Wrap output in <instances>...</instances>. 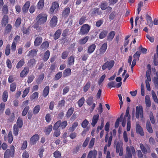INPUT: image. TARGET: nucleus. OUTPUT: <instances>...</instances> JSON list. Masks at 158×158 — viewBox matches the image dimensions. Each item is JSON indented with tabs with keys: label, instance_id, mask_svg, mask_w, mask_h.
Masks as SVG:
<instances>
[{
	"label": "nucleus",
	"instance_id": "obj_59",
	"mask_svg": "<svg viewBox=\"0 0 158 158\" xmlns=\"http://www.w3.org/2000/svg\"><path fill=\"white\" fill-rule=\"evenodd\" d=\"M29 108H30L29 106L25 107L22 112V115L23 116H25L27 114Z\"/></svg>",
	"mask_w": 158,
	"mask_h": 158
},
{
	"label": "nucleus",
	"instance_id": "obj_12",
	"mask_svg": "<svg viewBox=\"0 0 158 158\" xmlns=\"http://www.w3.org/2000/svg\"><path fill=\"white\" fill-rule=\"evenodd\" d=\"M30 5V2L29 1H27L23 6L22 8V11L24 14L27 13Z\"/></svg>",
	"mask_w": 158,
	"mask_h": 158
},
{
	"label": "nucleus",
	"instance_id": "obj_61",
	"mask_svg": "<svg viewBox=\"0 0 158 158\" xmlns=\"http://www.w3.org/2000/svg\"><path fill=\"white\" fill-rule=\"evenodd\" d=\"M53 156L55 158L61 157V153L59 151H56L53 153Z\"/></svg>",
	"mask_w": 158,
	"mask_h": 158
},
{
	"label": "nucleus",
	"instance_id": "obj_37",
	"mask_svg": "<svg viewBox=\"0 0 158 158\" xmlns=\"http://www.w3.org/2000/svg\"><path fill=\"white\" fill-rule=\"evenodd\" d=\"M108 31L106 30H103L102 31L99 35V38L100 39L104 38L107 35Z\"/></svg>",
	"mask_w": 158,
	"mask_h": 158
},
{
	"label": "nucleus",
	"instance_id": "obj_39",
	"mask_svg": "<svg viewBox=\"0 0 158 158\" xmlns=\"http://www.w3.org/2000/svg\"><path fill=\"white\" fill-rule=\"evenodd\" d=\"M50 55V52L49 50H47L44 53L43 58V60L44 62L46 61L48 59Z\"/></svg>",
	"mask_w": 158,
	"mask_h": 158
},
{
	"label": "nucleus",
	"instance_id": "obj_35",
	"mask_svg": "<svg viewBox=\"0 0 158 158\" xmlns=\"http://www.w3.org/2000/svg\"><path fill=\"white\" fill-rule=\"evenodd\" d=\"M146 128L148 131L150 133H153V130L152 127L149 121H147L146 123Z\"/></svg>",
	"mask_w": 158,
	"mask_h": 158
},
{
	"label": "nucleus",
	"instance_id": "obj_31",
	"mask_svg": "<svg viewBox=\"0 0 158 158\" xmlns=\"http://www.w3.org/2000/svg\"><path fill=\"white\" fill-rule=\"evenodd\" d=\"M146 19L147 24L150 27H152L153 26V22L151 17L147 14L146 15Z\"/></svg>",
	"mask_w": 158,
	"mask_h": 158
},
{
	"label": "nucleus",
	"instance_id": "obj_14",
	"mask_svg": "<svg viewBox=\"0 0 158 158\" xmlns=\"http://www.w3.org/2000/svg\"><path fill=\"white\" fill-rule=\"evenodd\" d=\"M57 18L56 16H54L51 19L50 23L51 27H53L56 26L57 24Z\"/></svg>",
	"mask_w": 158,
	"mask_h": 158
},
{
	"label": "nucleus",
	"instance_id": "obj_47",
	"mask_svg": "<svg viewBox=\"0 0 158 158\" xmlns=\"http://www.w3.org/2000/svg\"><path fill=\"white\" fill-rule=\"evenodd\" d=\"M18 125L15 124L13 127V134L15 136H17L18 134L19 129Z\"/></svg>",
	"mask_w": 158,
	"mask_h": 158
},
{
	"label": "nucleus",
	"instance_id": "obj_62",
	"mask_svg": "<svg viewBox=\"0 0 158 158\" xmlns=\"http://www.w3.org/2000/svg\"><path fill=\"white\" fill-rule=\"evenodd\" d=\"M86 17L85 16H82L79 19V24L81 25L83 24L85 22L86 20Z\"/></svg>",
	"mask_w": 158,
	"mask_h": 158
},
{
	"label": "nucleus",
	"instance_id": "obj_1",
	"mask_svg": "<svg viewBox=\"0 0 158 158\" xmlns=\"http://www.w3.org/2000/svg\"><path fill=\"white\" fill-rule=\"evenodd\" d=\"M47 15L46 14L42 13L39 14L36 17V20L38 25H41L45 23L47 19Z\"/></svg>",
	"mask_w": 158,
	"mask_h": 158
},
{
	"label": "nucleus",
	"instance_id": "obj_42",
	"mask_svg": "<svg viewBox=\"0 0 158 158\" xmlns=\"http://www.w3.org/2000/svg\"><path fill=\"white\" fill-rule=\"evenodd\" d=\"M40 109V107L39 105L35 106L33 109V113L35 114H37L39 112Z\"/></svg>",
	"mask_w": 158,
	"mask_h": 158
},
{
	"label": "nucleus",
	"instance_id": "obj_15",
	"mask_svg": "<svg viewBox=\"0 0 158 158\" xmlns=\"http://www.w3.org/2000/svg\"><path fill=\"white\" fill-rule=\"evenodd\" d=\"M102 13V11L100 10L99 8L96 7L93 10L91 13V15L92 16L100 15Z\"/></svg>",
	"mask_w": 158,
	"mask_h": 158
},
{
	"label": "nucleus",
	"instance_id": "obj_13",
	"mask_svg": "<svg viewBox=\"0 0 158 158\" xmlns=\"http://www.w3.org/2000/svg\"><path fill=\"white\" fill-rule=\"evenodd\" d=\"M136 131L137 133L139 134L141 136H143L144 133L140 125L137 123H136Z\"/></svg>",
	"mask_w": 158,
	"mask_h": 158
},
{
	"label": "nucleus",
	"instance_id": "obj_52",
	"mask_svg": "<svg viewBox=\"0 0 158 158\" xmlns=\"http://www.w3.org/2000/svg\"><path fill=\"white\" fill-rule=\"evenodd\" d=\"M85 101V98L84 97L81 98L77 102V104L79 107H81L84 104Z\"/></svg>",
	"mask_w": 158,
	"mask_h": 158
},
{
	"label": "nucleus",
	"instance_id": "obj_44",
	"mask_svg": "<svg viewBox=\"0 0 158 158\" xmlns=\"http://www.w3.org/2000/svg\"><path fill=\"white\" fill-rule=\"evenodd\" d=\"M44 73L41 74L39 76V77L37 79L36 82L37 84L40 83L44 78Z\"/></svg>",
	"mask_w": 158,
	"mask_h": 158
},
{
	"label": "nucleus",
	"instance_id": "obj_46",
	"mask_svg": "<svg viewBox=\"0 0 158 158\" xmlns=\"http://www.w3.org/2000/svg\"><path fill=\"white\" fill-rule=\"evenodd\" d=\"M74 62V57L73 56H71L68 59V63L69 65H72Z\"/></svg>",
	"mask_w": 158,
	"mask_h": 158
},
{
	"label": "nucleus",
	"instance_id": "obj_58",
	"mask_svg": "<svg viewBox=\"0 0 158 158\" xmlns=\"http://www.w3.org/2000/svg\"><path fill=\"white\" fill-rule=\"evenodd\" d=\"M36 63V60L34 59H31L28 62V65L29 66H32L35 65Z\"/></svg>",
	"mask_w": 158,
	"mask_h": 158
},
{
	"label": "nucleus",
	"instance_id": "obj_10",
	"mask_svg": "<svg viewBox=\"0 0 158 158\" xmlns=\"http://www.w3.org/2000/svg\"><path fill=\"white\" fill-rule=\"evenodd\" d=\"M39 139V136L38 134H35L32 136L30 140V143L31 144H35Z\"/></svg>",
	"mask_w": 158,
	"mask_h": 158
},
{
	"label": "nucleus",
	"instance_id": "obj_24",
	"mask_svg": "<svg viewBox=\"0 0 158 158\" xmlns=\"http://www.w3.org/2000/svg\"><path fill=\"white\" fill-rule=\"evenodd\" d=\"M29 71V69L28 67H24L23 70L20 73V77H23L26 76L28 73Z\"/></svg>",
	"mask_w": 158,
	"mask_h": 158
},
{
	"label": "nucleus",
	"instance_id": "obj_34",
	"mask_svg": "<svg viewBox=\"0 0 158 158\" xmlns=\"http://www.w3.org/2000/svg\"><path fill=\"white\" fill-rule=\"evenodd\" d=\"M78 126V123L76 121L75 122L72 124V126L69 128V131L71 132H73Z\"/></svg>",
	"mask_w": 158,
	"mask_h": 158
},
{
	"label": "nucleus",
	"instance_id": "obj_6",
	"mask_svg": "<svg viewBox=\"0 0 158 158\" xmlns=\"http://www.w3.org/2000/svg\"><path fill=\"white\" fill-rule=\"evenodd\" d=\"M114 64V62L113 60L110 61H107L102 66V69L103 70H105L108 69L109 70H110Z\"/></svg>",
	"mask_w": 158,
	"mask_h": 158
},
{
	"label": "nucleus",
	"instance_id": "obj_23",
	"mask_svg": "<svg viewBox=\"0 0 158 158\" xmlns=\"http://www.w3.org/2000/svg\"><path fill=\"white\" fill-rule=\"evenodd\" d=\"M52 125H49L48 127L45 128L44 130V132L47 135H49L52 129Z\"/></svg>",
	"mask_w": 158,
	"mask_h": 158
},
{
	"label": "nucleus",
	"instance_id": "obj_8",
	"mask_svg": "<svg viewBox=\"0 0 158 158\" xmlns=\"http://www.w3.org/2000/svg\"><path fill=\"white\" fill-rule=\"evenodd\" d=\"M140 147L141 150L144 154H146L147 152H150L149 146L147 144L144 145L142 143L140 144Z\"/></svg>",
	"mask_w": 158,
	"mask_h": 158
},
{
	"label": "nucleus",
	"instance_id": "obj_56",
	"mask_svg": "<svg viewBox=\"0 0 158 158\" xmlns=\"http://www.w3.org/2000/svg\"><path fill=\"white\" fill-rule=\"evenodd\" d=\"M62 72H60L56 74L54 77V79L56 81L59 80L61 78L62 76Z\"/></svg>",
	"mask_w": 158,
	"mask_h": 158
},
{
	"label": "nucleus",
	"instance_id": "obj_55",
	"mask_svg": "<svg viewBox=\"0 0 158 158\" xmlns=\"http://www.w3.org/2000/svg\"><path fill=\"white\" fill-rule=\"evenodd\" d=\"M107 3L106 1L101 3L100 8L102 10H105L107 8Z\"/></svg>",
	"mask_w": 158,
	"mask_h": 158
},
{
	"label": "nucleus",
	"instance_id": "obj_26",
	"mask_svg": "<svg viewBox=\"0 0 158 158\" xmlns=\"http://www.w3.org/2000/svg\"><path fill=\"white\" fill-rule=\"evenodd\" d=\"M44 5V0H40L37 3L36 7L38 10H42Z\"/></svg>",
	"mask_w": 158,
	"mask_h": 158
},
{
	"label": "nucleus",
	"instance_id": "obj_41",
	"mask_svg": "<svg viewBox=\"0 0 158 158\" xmlns=\"http://www.w3.org/2000/svg\"><path fill=\"white\" fill-rule=\"evenodd\" d=\"M25 63L24 59L22 58L18 62L16 65V67L17 69H19L23 66Z\"/></svg>",
	"mask_w": 158,
	"mask_h": 158
},
{
	"label": "nucleus",
	"instance_id": "obj_25",
	"mask_svg": "<svg viewBox=\"0 0 158 158\" xmlns=\"http://www.w3.org/2000/svg\"><path fill=\"white\" fill-rule=\"evenodd\" d=\"M42 39L41 36H38L35 40L34 44L35 46L37 47L40 45L42 42Z\"/></svg>",
	"mask_w": 158,
	"mask_h": 158
},
{
	"label": "nucleus",
	"instance_id": "obj_54",
	"mask_svg": "<svg viewBox=\"0 0 158 158\" xmlns=\"http://www.w3.org/2000/svg\"><path fill=\"white\" fill-rule=\"evenodd\" d=\"M10 45L9 44L7 45L5 51V54L6 56H8L10 54Z\"/></svg>",
	"mask_w": 158,
	"mask_h": 158
},
{
	"label": "nucleus",
	"instance_id": "obj_4",
	"mask_svg": "<svg viewBox=\"0 0 158 158\" xmlns=\"http://www.w3.org/2000/svg\"><path fill=\"white\" fill-rule=\"evenodd\" d=\"M89 30V26L88 24H84L81 27L79 34L81 35H86Z\"/></svg>",
	"mask_w": 158,
	"mask_h": 158
},
{
	"label": "nucleus",
	"instance_id": "obj_27",
	"mask_svg": "<svg viewBox=\"0 0 158 158\" xmlns=\"http://www.w3.org/2000/svg\"><path fill=\"white\" fill-rule=\"evenodd\" d=\"M9 17L7 15H4L2 18L1 21V24L2 26H5L8 23Z\"/></svg>",
	"mask_w": 158,
	"mask_h": 158
},
{
	"label": "nucleus",
	"instance_id": "obj_22",
	"mask_svg": "<svg viewBox=\"0 0 158 158\" xmlns=\"http://www.w3.org/2000/svg\"><path fill=\"white\" fill-rule=\"evenodd\" d=\"M99 115L98 114L94 115L93 117L91 125L93 127H94L98 120Z\"/></svg>",
	"mask_w": 158,
	"mask_h": 158
},
{
	"label": "nucleus",
	"instance_id": "obj_60",
	"mask_svg": "<svg viewBox=\"0 0 158 158\" xmlns=\"http://www.w3.org/2000/svg\"><path fill=\"white\" fill-rule=\"evenodd\" d=\"M69 52L67 51L63 52L61 55V58L64 60L65 59L68 57Z\"/></svg>",
	"mask_w": 158,
	"mask_h": 158
},
{
	"label": "nucleus",
	"instance_id": "obj_57",
	"mask_svg": "<svg viewBox=\"0 0 158 158\" xmlns=\"http://www.w3.org/2000/svg\"><path fill=\"white\" fill-rule=\"evenodd\" d=\"M39 96V93L37 92L33 93L30 96V99L31 100L37 99Z\"/></svg>",
	"mask_w": 158,
	"mask_h": 158
},
{
	"label": "nucleus",
	"instance_id": "obj_33",
	"mask_svg": "<svg viewBox=\"0 0 158 158\" xmlns=\"http://www.w3.org/2000/svg\"><path fill=\"white\" fill-rule=\"evenodd\" d=\"M38 50L37 49H33L29 51L27 56L30 57H34L37 55Z\"/></svg>",
	"mask_w": 158,
	"mask_h": 158
},
{
	"label": "nucleus",
	"instance_id": "obj_20",
	"mask_svg": "<svg viewBox=\"0 0 158 158\" xmlns=\"http://www.w3.org/2000/svg\"><path fill=\"white\" fill-rule=\"evenodd\" d=\"M110 136L109 138L108 141H107L108 144H106L105 145V146L104 147L103 151H105L107 150V147H110L111 145V141L112 140V138H113V135H112V133L111 132H110Z\"/></svg>",
	"mask_w": 158,
	"mask_h": 158
},
{
	"label": "nucleus",
	"instance_id": "obj_21",
	"mask_svg": "<svg viewBox=\"0 0 158 158\" xmlns=\"http://www.w3.org/2000/svg\"><path fill=\"white\" fill-rule=\"evenodd\" d=\"M96 48V45L95 44H92L90 45L87 49V52L89 54L92 53L95 50Z\"/></svg>",
	"mask_w": 158,
	"mask_h": 158
},
{
	"label": "nucleus",
	"instance_id": "obj_38",
	"mask_svg": "<svg viewBox=\"0 0 158 158\" xmlns=\"http://www.w3.org/2000/svg\"><path fill=\"white\" fill-rule=\"evenodd\" d=\"M90 86L91 82L89 81L84 86L83 88V91L84 92H86L90 88Z\"/></svg>",
	"mask_w": 158,
	"mask_h": 158
},
{
	"label": "nucleus",
	"instance_id": "obj_9",
	"mask_svg": "<svg viewBox=\"0 0 158 158\" xmlns=\"http://www.w3.org/2000/svg\"><path fill=\"white\" fill-rule=\"evenodd\" d=\"M13 139L12 132L11 131L9 132L7 135H5L4 137L5 141L7 142L9 144H11L12 143Z\"/></svg>",
	"mask_w": 158,
	"mask_h": 158
},
{
	"label": "nucleus",
	"instance_id": "obj_32",
	"mask_svg": "<svg viewBox=\"0 0 158 158\" xmlns=\"http://www.w3.org/2000/svg\"><path fill=\"white\" fill-rule=\"evenodd\" d=\"M74 109L73 107H71L69 109L67 112L66 116L67 118H70L73 113Z\"/></svg>",
	"mask_w": 158,
	"mask_h": 158
},
{
	"label": "nucleus",
	"instance_id": "obj_51",
	"mask_svg": "<svg viewBox=\"0 0 158 158\" xmlns=\"http://www.w3.org/2000/svg\"><path fill=\"white\" fill-rule=\"evenodd\" d=\"M61 122V120H59L56 122L53 126V130H57L59 129V128L60 126V123Z\"/></svg>",
	"mask_w": 158,
	"mask_h": 158
},
{
	"label": "nucleus",
	"instance_id": "obj_64",
	"mask_svg": "<svg viewBox=\"0 0 158 158\" xmlns=\"http://www.w3.org/2000/svg\"><path fill=\"white\" fill-rule=\"evenodd\" d=\"M89 123V122L86 119H85L81 123V126L82 127L84 128H86Z\"/></svg>",
	"mask_w": 158,
	"mask_h": 158
},
{
	"label": "nucleus",
	"instance_id": "obj_29",
	"mask_svg": "<svg viewBox=\"0 0 158 158\" xmlns=\"http://www.w3.org/2000/svg\"><path fill=\"white\" fill-rule=\"evenodd\" d=\"M115 32L113 31H111L108 34L107 37V40L109 41H111L113 39L115 35Z\"/></svg>",
	"mask_w": 158,
	"mask_h": 158
},
{
	"label": "nucleus",
	"instance_id": "obj_2",
	"mask_svg": "<svg viewBox=\"0 0 158 158\" xmlns=\"http://www.w3.org/2000/svg\"><path fill=\"white\" fill-rule=\"evenodd\" d=\"M135 117L138 119L140 117L141 120L144 119L143 117V108L142 106L139 105V106H137L136 107Z\"/></svg>",
	"mask_w": 158,
	"mask_h": 158
},
{
	"label": "nucleus",
	"instance_id": "obj_63",
	"mask_svg": "<svg viewBox=\"0 0 158 158\" xmlns=\"http://www.w3.org/2000/svg\"><path fill=\"white\" fill-rule=\"evenodd\" d=\"M93 98L92 96H90L88 98L86 102L87 104L89 105H91L93 102Z\"/></svg>",
	"mask_w": 158,
	"mask_h": 158
},
{
	"label": "nucleus",
	"instance_id": "obj_49",
	"mask_svg": "<svg viewBox=\"0 0 158 158\" xmlns=\"http://www.w3.org/2000/svg\"><path fill=\"white\" fill-rule=\"evenodd\" d=\"M61 33V30L60 29H58L57 30L55 33L54 35V39L56 40L60 36Z\"/></svg>",
	"mask_w": 158,
	"mask_h": 158
},
{
	"label": "nucleus",
	"instance_id": "obj_30",
	"mask_svg": "<svg viewBox=\"0 0 158 158\" xmlns=\"http://www.w3.org/2000/svg\"><path fill=\"white\" fill-rule=\"evenodd\" d=\"M71 69L69 68L66 69L63 72V74L64 77H66L69 76L71 74Z\"/></svg>",
	"mask_w": 158,
	"mask_h": 158
},
{
	"label": "nucleus",
	"instance_id": "obj_43",
	"mask_svg": "<svg viewBox=\"0 0 158 158\" xmlns=\"http://www.w3.org/2000/svg\"><path fill=\"white\" fill-rule=\"evenodd\" d=\"M89 39V37L86 36L80 39L79 41V43L81 44H84L87 42Z\"/></svg>",
	"mask_w": 158,
	"mask_h": 158
},
{
	"label": "nucleus",
	"instance_id": "obj_48",
	"mask_svg": "<svg viewBox=\"0 0 158 158\" xmlns=\"http://www.w3.org/2000/svg\"><path fill=\"white\" fill-rule=\"evenodd\" d=\"M2 13L5 15H6L8 12V6L6 5H4L2 8Z\"/></svg>",
	"mask_w": 158,
	"mask_h": 158
},
{
	"label": "nucleus",
	"instance_id": "obj_28",
	"mask_svg": "<svg viewBox=\"0 0 158 158\" xmlns=\"http://www.w3.org/2000/svg\"><path fill=\"white\" fill-rule=\"evenodd\" d=\"M50 88L49 86H46L43 90L42 95L44 98H46L49 92Z\"/></svg>",
	"mask_w": 158,
	"mask_h": 158
},
{
	"label": "nucleus",
	"instance_id": "obj_3",
	"mask_svg": "<svg viewBox=\"0 0 158 158\" xmlns=\"http://www.w3.org/2000/svg\"><path fill=\"white\" fill-rule=\"evenodd\" d=\"M10 149L6 150L4 154V158H9L10 156L13 157L15 153V148L13 145L10 147Z\"/></svg>",
	"mask_w": 158,
	"mask_h": 158
},
{
	"label": "nucleus",
	"instance_id": "obj_5",
	"mask_svg": "<svg viewBox=\"0 0 158 158\" xmlns=\"http://www.w3.org/2000/svg\"><path fill=\"white\" fill-rule=\"evenodd\" d=\"M123 143L119 141L117 142L116 145V152L117 153H119V155L120 156H122L123 155Z\"/></svg>",
	"mask_w": 158,
	"mask_h": 158
},
{
	"label": "nucleus",
	"instance_id": "obj_7",
	"mask_svg": "<svg viewBox=\"0 0 158 158\" xmlns=\"http://www.w3.org/2000/svg\"><path fill=\"white\" fill-rule=\"evenodd\" d=\"M131 151L133 155L134 154H135V150L133 146H131L130 148L128 146L126 148V156L130 157L132 156Z\"/></svg>",
	"mask_w": 158,
	"mask_h": 158
},
{
	"label": "nucleus",
	"instance_id": "obj_17",
	"mask_svg": "<svg viewBox=\"0 0 158 158\" xmlns=\"http://www.w3.org/2000/svg\"><path fill=\"white\" fill-rule=\"evenodd\" d=\"M70 12V8L69 7H66L62 12V16L64 18H67L69 15Z\"/></svg>",
	"mask_w": 158,
	"mask_h": 158
},
{
	"label": "nucleus",
	"instance_id": "obj_45",
	"mask_svg": "<svg viewBox=\"0 0 158 158\" xmlns=\"http://www.w3.org/2000/svg\"><path fill=\"white\" fill-rule=\"evenodd\" d=\"M17 125H18V127L19 128H21L22 127L23 125V121L22 118L19 117L17 121Z\"/></svg>",
	"mask_w": 158,
	"mask_h": 158
},
{
	"label": "nucleus",
	"instance_id": "obj_36",
	"mask_svg": "<svg viewBox=\"0 0 158 158\" xmlns=\"http://www.w3.org/2000/svg\"><path fill=\"white\" fill-rule=\"evenodd\" d=\"M12 29V26L11 24H8L6 26L4 34H7L10 33Z\"/></svg>",
	"mask_w": 158,
	"mask_h": 158
},
{
	"label": "nucleus",
	"instance_id": "obj_16",
	"mask_svg": "<svg viewBox=\"0 0 158 158\" xmlns=\"http://www.w3.org/2000/svg\"><path fill=\"white\" fill-rule=\"evenodd\" d=\"M97 151L96 150L90 151L88 153L87 158H96Z\"/></svg>",
	"mask_w": 158,
	"mask_h": 158
},
{
	"label": "nucleus",
	"instance_id": "obj_40",
	"mask_svg": "<svg viewBox=\"0 0 158 158\" xmlns=\"http://www.w3.org/2000/svg\"><path fill=\"white\" fill-rule=\"evenodd\" d=\"M8 97V93L7 90H5L2 94V99L3 102H6L7 101Z\"/></svg>",
	"mask_w": 158,
	"mask_h": 158
},
{
	"label": "nucleus",
	"instance_id": "obj_19",
	"mask_svg": "<svg viewBox=\"0 0 158 158\" xmlns=\"http://www.w3.org/2000/svg\"><path fill=\"white\" fill-rule=\"evenodd\" d=\"M109 127H110V122H108L106 124L105 127V129L106 131L107 132V133L106 134L105 136V142L106 143L107 142L108 138L109 137L108 135V132L109 131Z\"/></svg>",
	"mask_w": 158,
	"mask_h": 158
},
{
	"label": "nucleus",
	"instance_id": "obj_53",
	"mask_svg": "<svg viewBox=\"0 0 158 158\" xmlns=\"http://www.w3.org/2000/svg\"><path fill=\"white\" fill-rule=\"evenodd\" d=\"M30 90V87H28L26 88L23 92L22 97L23 98L25 97L29 93Z\"/></svg>",
	"mask_w": 158,
	"mask_h": 158
},
{
	"label": "nucleus",
	"instance_id": "obj_50",
	"mask_svg": "<svg viewBox=\"0 0 158 158\" xmlns=\"http://www.w3.org/2000/svg\"><path fill=\"white\" fill-rule=\"evenodd\" d=\"M153 82L155 86L158 88V72L156 73V76L154 77Z\"/></svg>",
	"mask_w": 158,
	"mask_h": 158
},
{
	"label": "nucleus",
	"instance_id": "obj_18",
	"mask_svg": "<svg viewBox=\"0 0 158 158\" xmlns=\"http://www.w3.org/2000/svg\"><path fill=\"white\" fill-rule=\"evenodd\" d=\"M107 47V43H103L100 48L99 49V53L101 54H103L106 51Z\"/></svg>",
	"mask_w": 158,
	"mask_h": 158
},
{
	"label": "nucleus",
	"instance_id": "obj_11",
	"mask_svg": "<svg viewBox=\"0 0 158 158\" xmlns=\"http://www.w3.org/2000/svg\"><path fill=\"white\" fill-rule=\"evenodd\" d=\"M59 7V4L57 2H52V5L50 9L49 13L52 14L55 9H58Z\"/></svg>",
	"mask_w": 158,
	"mask_h": 158
}]
</instances>
